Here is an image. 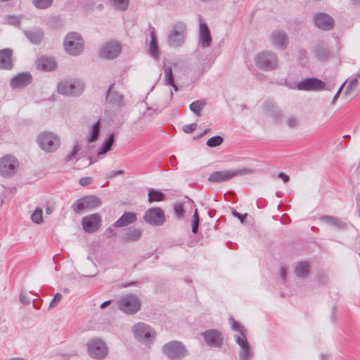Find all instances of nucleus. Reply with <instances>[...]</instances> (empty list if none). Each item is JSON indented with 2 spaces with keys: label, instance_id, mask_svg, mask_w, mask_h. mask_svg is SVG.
I'll list each match as a JSON object with an SVG mask.
<instances>
[{
  "label": "nucleus",
  "instance_id": "1",
  "mask_svg": "<svg viewBox=\"0 0 360 360\" xmlns=\"http://www.w3.org/2000/svg\"><path fill=\"white\" fill-rule=\"evenodd\" d=\"M255 65L264 71H271L278 68V59L273 51H266L257 53L254 59Z\"/></svg>",
  "mask_w": 360,
  "mask_h": 360
},
{
  "label": "nucleus",
  "instance_id": "2",
  "mask_svg": "<svg viewBox=\"0 0 360 360\" xmlns=\"http://www.w3.org/2000/svg\"><path fill=\"white\" fill-rule=\"evenodd\" d=\"M63 46L68 54L78 56L84 50V41L78 32H70L64 39Z\"/></svg>",
  "mask_w": 360,
  "mask_h": 360
},
{
  "label": "nucleus",
  "instance_id": "3",
  "mask_svg": "<svg viewBox=\"0 0 360 360\" xmlns=\"http://www.w3.org/2000/svg\"><path fill=\"white\" fill-rule=\"evenodd\" d=\"M37 142L39 148L46 153L56 151L60 145V139L55 134L44 131L39 134Z\"/></svg>",
  "mask_w": 360,
  "mask_h": 360
},
{
  "label": "nucleus",
  "instance_id": "4",
  "mask_svg": "<svg viewBox=\"0 0 360 360\" xmlns=\"http://www.w3.org/2000/svg\"><path fill=\"white\" fill-rule=\"evenodd\" d=\"M163 354L169 359L180 360L188 355L186 347L179 341L173 340L162 347Z\"/></svg>",
  "mask_w": 360,
  "mask_h": 360
},
{
  "label": "nucleus",
  "instance_id": "5",
  "mask_svg": "<svg viewBox=\"0 0 360 360\" xmlns=\"http://www.w3.org/2000/svg\"><path fill=\"white\" fill-rule=\"evenodd\" d=\"M134 337L141 342L146 345L152 343L155 337V332L149 325L139 322L132 328Z\"/></svg>",
  "mask_w": 360,
  "mask_h": 360
},
{
  "label": "nucleus",
  "instance_id": "6",
  "mask_svg": "<svg viewBox=\"0 0 360 360\" xmlns=\"http://www.w3.org/2000/svg\"><path fill=\"white\" fill-rule=\"evenodd\" d=\"M252 170L243 168L236 170H224L212 172L208 177V181L212 183H220L226 181L236 176H242L251 174Z\"/></svg>",
  "mask_w": 360,
  "mask_h": 360
},
{
  "label": "nucleus",
  "instance_id": "7",
  "mask_svg": "<svg viewBox=\"0 0 360 360\" xmlns=\"http://www.w3.org/2000/svg\"><path fill=\"white\" fill-rule=\"evenodd\" d=\"M101 204V200L95 195H86L77 199L75 203L71 206L72 210L80 214L83 210H94L100 206Z\"/></svg>",
  "mask_w": 360,
  "mask_h": 360
},
{
  "label": "nucleus",
  "instance_id": "8",
  "mask_svg": "<svg viewBox=\"0 0 360 360\" xmlns=\"http://www.w3.org/2000/svg\"><path fill=\"white\" fill-rule=\"evenodd\" d=\"M118 307L125 314H134L141 309V301L135 295H127L120 299Z\"/></svg>",
  "mask_w": 360,
  "mask_h": 360
},
{
  "label": "nucleus",
  "instance_id": "9",
  "mask_svg": "<svg viewBox=\"0 0 360 360\" xmlns=\"http://www.w3.org/2000/svg\"><path fill=\"white\" fill-rule=\"evenodd\" d=\"M19 167L18 160L11 155H6L0 158V175L11 177L15 174Z\"/></svg>",
  "mask_w": 360,
  "mask_h": 360
},
{
  "label": "nucleus",
  "instance_id": "10",
  "mask_svg": "<svg viewBox=\"0 0 360 360\" xmlns=\"http://www.w3.org/2000/svg\"><path fill=\"white\" fill-rule=\"evenodd\" d=\"M89 354L94 359H102L108 354V347L105 343L99 338L90 340L87 343Z\"/></svg>",
  "mask_w": 360,
  "mask_h": 360
},
{
  "label": "nucleus",
  "instance_id": "11",
  "mask_svg": "<svg viewBox=\"0 0 360 360\" xmlns=\"http://www.w3.org/2000/svg\"><path fill=\"white\" fill-rule=\"evenodd\" d=\"M83 84L79 82L61 81L58 84V92L68 96L79 95L83 91Z\"/></svg>",
  "mask_w": 360,
  "mask_h": 360
},
{
  "label": "nucleus",
  "instance_id": "12",
  "mask_svg": "<svg viewBox=\"0 0 360 360\" xmlns=\"http://www.w3.org/2000/svg\"><path fill=\"white\" fill-rule=\"evenodd\" d=\"M186 25L181 22L174 25L168 37V43L171 46L179 47L184 42Z\"/></svg>",
  "mask_w": 360,
  "mask_h": 360
},
{
  "label": "nucleus",
  "instance_id": "13",
  "mask_svg": "<svg viewBox=\"0 0 360 360\" xmlns=\"http://www.w3.org/2000/svg\"><path fill=\"white\" fill-rule=\"evenodd\" d=\"M143 219L149 224L161 226L165 221V215L160 207H153L145 212Z\"/></svg>",
  "mask_w": 360,
  "mask_h": 360
},
{
  "label": "nucleus",
  "instance_id": "14",
  "mask_svg": "<svg viewBox=\"0 0 360 360\" xmlns=\"http://www.w3.org/2000/svg\"><path fill=\"white\" fill-rule=\"evenodd\" d=\"M325 83L315 77H309L298 82L296 89L300 91H321L324 89Z\"/></svg>",
  "mask_w": 360,
  "mask_h": 360
},
{
  "label": "nucleus",
  "instance_id": "15",
  "mask_svg": "<svg viewBox=\"0 0 360 360\" xmlns=\"http://www.w3.org/2000/svg\"><path fill=\"white\" fill-rule=\"evenodd\" d=\"M82 225L85 232L93 233L96 231L101 225V217L99 214H92L83 217Z\"/></svg>",
  "mask_w": 360,
  "mask_h": 360
},
{
  "label": "nucleus",
  "instance_id": "16",
  "mask_svg": "<svg viewBox=\"0 0 360 360\" xmlns=\"http://www.w3.org/2000/svg\"><path fill=\"white\" fill-rule=\"evenodd\" d=\"M207 345L212 347H221L223 344L222 334L217 330L210 329L202 333Z\"/></svg>",
  "mask_w": 360,
  "mask_h": 360
},
{
  "label": "nucleus",
  "instance_id": "17",
  "mask_svg": "<svg viewBox=\"0 0 360 360\" xmlns=\"http://www.w3.org/2000/svg\"><path fill=\"white\" fill-rule=\"evenodd\" d=\"M269 39L273 46L276 49L284 50L288 44V37L285 32L276 30L270 34Z\"/></svg>",
  "mask_w": 360,
  "mask_h": 360
},
{
  "label": "nucleus",
  "instance_id": "18",
  "mask_svg": "<svg viewBox=\"0 0 360 360\" xmlns=\"http://www.w3.org/2000/svg\"><path fill=\"white\" fill-rule=\"evenodd\" d=\"M121 46L117 42H108L100 51V56L107 59H113L118 56Z\"/></svg>",
  "mask_w": 360,
  "mask_h": 360
},
{
  "label": "nucleus",
  "instance_id": "19",
  "mask_svg": "<svg viewBox=\"0 0 360 360\" xmlns=\"http://www.w3.org/2000/svg\"><path fill=\"white\" fill-rule=\"evenodd\" d=\"M314 23L317 27L323 30H330L334 26V20L325 13H320L315 15Z\"/></svg>",
  "mask_w": 360,
  "mask_h": 360
},
{
  "label": "nucleus",
  "instance_id": "20",
  "mask_svg": "<svg viewBox=\"0 0 360 360\" xmlns=\"http://www.w3.org/2000/svg\"><path fill=\"white\" fill-rule=\"evenodd\" d=\"M263 110L276 121H279L281 118V111L274 100H266L264 103Z\"/></svg>",
  "mask_w": 360,
  "mask_h": 360
},
{
  "label": "nucleus",
  "instance_id": "21",
  "mask_svg": "<svg viewBox=\"0 0 360 360\" xmlns=\"http://www.w3.org/2000/svg\"><path fill=\"white\" fill-rule=\"evenodd\" d=\"M31 75L27 72H23L13 77L11 80L10 84L13 89H18L27 86L31 83Z\"/></svg>",
  "mask_w": 360,
  "mask_h": 360
},
{
  "label": "nucleus",
  "instance_id": "22",
  "mask_svg": "<svg viewBox=\"0 0 360 360\" xmlns=\"http://www.w3.org/2000/svg\"><path fill=\"white\" fill-rule=\"evenodd\" d=\"M114 85L115 84H112L109 87L107 93L106 100L113 106L121 108L124 105L123 96L122 94L113 91Z\"/></svg>",
  "mask_w": 360,
  "mask_h": 360
},
{
  "label": "nucleus",
  "instance_id": "23",
  "mask_svg": "<svg viewBox=\"0 0 360 360\" xmlns=\"http://www.w3.org/2000/svg\"><path fill=\"white\" fill-rule=\"evenodd\" d=\"M12 68V51L9 49L0 50V69L9 70Z\"/></svg>",
  "mask_w": 360,
  "mask_h": 360
},
{
  "label": "nucleus",
  "instance_id": "24",
  "mask_svg": "<svg viewBox=\"0 0 360 360\" xmlns=\"http://www.w3.org/2000/svg\"><path fill=\"white\" fill-rule=\"evenodd\" d=\"M212 37L209 27L206 22H200V44L202 48H207L210 46Z\"/></svg>",
  "mask_w": 360,
  "mask_h": 360
},
{
  "label": "nucleus",
  "instance_id": "25",
  "mask_svg": "<svg viewBox=\"0 0 360 360\" xmlns=\"http://www.w3.org/2000/svg\"><path fill=\"white\" fill-rule=\"evenodd\" d=\"M25 34L30 42L36 44L41 43L44 38L43 31L40 28L25 31Z\"/></svg>",
  "mask_w": 360,
  "mask_h": 360
},
{
  "label": "nucleus",
  "instance_id": "26",
  "mask_svg": "<svg viewBox=\"0 0 360 360\" xmlns=\"http://www.w3.org/2000/svg\"><path fill=\"white\" fill-rule=\"evenodd\" d=\"M136 214L134 212H124V214L116 221L115 226L117 228L124 227L136 221Z\"/></svg>",
  "mask_w": 360,
  "mask_h": 360
},
{
  "label": "nucleus",
  "instance_id": "27",
  "mask_svg": "<svg viewBox=\"0 0 360 360\" xmlns=\"http://www.w3.org/2000/svg\"><path fill=\"white\" fill-rule=\"evenodd\" d=\"M55 60L50 57H41L38 59L37 68L41 70L51 71L56 68Z\"/></svg>",
  "mask_w": 360,
  "mask_h": 360
},
{
  "label": "nucleus",
  "instance_id": "28",
  "mask_svg": "<svg viewBox=\"0 0 360 360\" xmlns=\"http://www.w3.org/2000/svg\"><path fill=\"white\" fill-rule=\"evenodd\" d=\"M360 80V72L355 75V77L352 79L345 91V94L347 96L356 94L359 91V81Z\"/></svg>",
  "mask_w": 360,
  "mask_h": 360
},
{
  "label": "nucleus",
  "instance_id": "29",
  "mask_svg": "<svg viewBox=\"0 0 360 360\" xmlns=\"http://www.w3.org/2000/svg\"><path fill=\"white\" fill-rule=\"evenodd\" d=\"M321 220L327 224L335 226L339 229H345L347 227L346 224L340 219L330 215H324L321 217Z\"/></svg>",
  "mask_w": 360,
  "mask_h": 360
},
{
  "label": "nucleus",
  "instance_id": "30",
  "mask_svg": "<svg viewBox=\"0 0 360 360\" xmlns=\"http://www.w3.org/2000/svg\"><path fill=\"white\" fill-rule=\"evenodd\" d=\"M141 235L142 231L141 229L129 228L123 234V240L126 241H136L141 238Z\"/></svg>",
  "mask_w": 360,
  "mask_h": 360
},
{
  "label": "nucleus",
  "instance_id": "31",
  "mask_svg": "<svg viewBox=\"0 0 360 360\" xmlns=\"http://www.w3.org/2000/svg\"><path fill=\"white\" fill-rule=\"evenodd\" d=\"M150 38L151 40L149 44V53L153 58L158 59L160 57V52L155 32H150Z\"/></svg>",
  "mask_w": 360,
  "mask_h": 360
},
{
  "label": "nucleus",
  "instance_id": "32",
  "mask_svg": "<svg viewBox=\"0 0 360 360\" xmlns=\"http://www.w3.org/2000/svg\"><path fill=\"white\" fill-rule=\"evenodd\" d=\"M316 56L321 60H326L330 56L328 48L323 44H319L314 48Z\"/></svg>",
  "mask_w": 360,
  "mask_h": 360
},
{
  "label": "nucleus",
  "instance_id": "33",
  "mask_svg": "<svg viewBox=\"0 0 360 360\" xmlns=\"http://www.w3.org/2000/svg\"><path fill=\"white\" fill-rule=\"evenodd\" d=\"M295 272L298 277H306L309 274V263L307 262L298 263L295 267Z\"/></svg>",
  "mask_w": 360,
  "mask_h": 360
},
{
  "label": "nucleus",
  "instance_id": "34",
  "mask_svg": "<svg viewBox=\"0 0 360 360\" xmlns=\"http://www.w3.org/2000/svg\"><path fill=\"white\" fill-rule=\"evenodd\" d=\"M206 105V101L204 99L197 100L190 104V110L198 117L201 116V111Z\"/></svg>",
  "mask_w": 360,
  "mask_h": 360
},
{
  "label": "nucleus",
  "instance_id": "35",
  "mask_svg": "<svg viewBox=\"0 0 360 360\" xmlns=\"http://www.w3.org/2000/svg\"><path fill=\"white\" fill-rule=\"evenodd\" d=\"M115 139V134H110L108 137L103 141L102 146L101 147L98 155H104L107 152L111 150Z\"/></svg>",
  "mask_w": 360,
  "mask_h": 360
},
{
  "label": "nucleus",
  "instance_id": "36",
  "mask_svg": "<svg viewBox=\"0 0 360 360\" xmlns=\"http://www.w3.org/2000/svg\"><path fill=\"white\" fill-rule=\"evenodd\" d=\"M165 199V195L160 191L150 189L148 194L149 202L162 201Z\"/></svg>",
  "mask_w": 360,
  "mask_h": 360
},
{
  "label": "nucleus",
  "instance_id": "37",
  "mask_svg": "<svg viewBox=\"0 0 360 360\" xmlns=\"http://www.w3.org/2000/svg\"><path fill=\"white\" fill-rule=\"evenodd\" d=\"M100 120H98L91 128L90 135L88 137L89 143L94 142L98 139L100 133Z\"/></svg>",
  "mask_w": 360,
  "mask_h": 360
},
{
  "label": "nucleus",
  "instance_id": "38",
  "mask_svg": "<svg viewBox=\"0 0 360 360\" xmlns=\"http://www.w3.org/2000/svg\"><path fill=\"white\" fill-rule=\"evenodd\" d=\"M53 2V0H32L34 6L38 9H46L49 8Z\"/></svg>",
  "mask_w": 360,
  "mask_h": 360
},
{
  "label": "nucleus",
  "instance_id": "39",
  "mask_svg": "<svg viewBox=\"0 0 360 360\" xmlns=\"http://www.w3.org/2000/svg\"><path fill=\"white\" fill-rule=\"evenodd\" d=\"M251 356L250 345L240 347L239 359L240 360H248Z\"/></svg>",
  "mask_w": 360,
  "mask_h": 360
},
{
  "label": "nucleus",
  "instance_id": "40",
  "mask_svg": "<svg viewBox=\"0 0 360 360\" xmlns=\"http://www.w3.org/2000/svg\"><path fill=\"white\" fill-rule=\"evenodd\" d=\"M223 138L221 136H214L207 141V146L211 148L220 146L223 143Z\"/></svg>",
  "mask_w": 360,
  "mask_h": 360
},
{
  "label": "nucleus",
  "instance_id": "41",
  "mask_svg": "<svg viewBox=\"0 0 360 360\" xmlns=\"http://www.w3.org/2000/svg\"><path fill=\"white\" fill-rule=\"evenodd\" d=\"M112 6L120 10H126L129 5V0H110Z\"/></svg>",
  "mask_w": 360,
  "mask_h": 360
},
{
  "label": "nucleus",
  "instance_id": "42",
  "mask_svg": "<svg viewBox=\"0 0 360 360\" xmlns=\"http://www.w3.org/2000/svg\"><path fill=\"white\" fill-rule=\"evenodd\" d=\"M234 338L237 344L240 346V347L249 345L245 337V333H240V335H235Z\"/></svg>",
  "mask_w": 360,
  "mask_h": 360
},
{
  "label": "nucleus",
  "instance_id": "43",
  "mask_svg": "<svg viewBox=\"0 0 360 360\" xmlns=\"http://www.w3.org/2000/svg\"><path fill=\"white\" fill-rule=\"evenodd\" d=\"M234 338L237 344L240 346V347L249 345L245 337V333H240V335H235Z\"/></svg>",
  "mask_w": 360,
  "mask_h": 360
},
{
  "label": "nucleus",
  "instance_id": "44",
  "mask_svg": "<svg viewBox=\"0 0 360 360\" xmlns=\"http://www.w3.org/2000/svg\"><path fill=\"white\" fill-rule=\"evenodd\" d=\"M32 221L37 224L42 222V210L40 208L37 209L31 216Z\"/></svg>",
  "mask_w": 360,
  "mask_h": 360
},
{
  "label": "nucleus",
  "instance_id": "45",
  "mask_svg": "<svg viewBox=\"0 0 360 360\" xmlns=\"http://www.w3.org/2000/svg\"><path fill=\"white\" fill-rule=\"evenodd\" d=\"M165 75L167 84H173L174 80L172 67H168L165 69Z\"/></svg>",
  "mask_w": 360,
  "mask_h": 360
},
{
  "label": "nucleus",
  "instance_id": "46",
  "mask_svg": "<svg viewBox=\"0 0 360 360\" xmlns=\"http://www.w3.org/2000/svg\"><path fill=\"white\" fill-rule=\"evenodd\" d=\"M199 216L197 210H195L194 214L192 219V231L193 233H197L199 226Z\"/></svg>",
  "mask_w": 360,
  "mask_h": 360
},
{
  "label": "nucleus",
  "instance_id": "47",
  "mask_svg": "<svg viewBox=\"0 0 360 360\" xmlns=\"http://www.w3.org/2000/svg\"><path fill=\"white\" fill-rule=\"evenodd\" d=\"M6 23L13 26H18L20 24V18L16 15H8L6 18Z\"/></svg>",
  "mask_w": 360,
  "mask_h": 360
},
{
  "label": "nucleus",
  "instance_id": "48",
  "mask_svg": "<svg viewBox=\"0 0 360 360\" xmlns=\"http://www.w3.org/2000/svg\"><path fill=\"white\" fill-rule=\"evenodd\" d=\"M229 323L231 326L232 330L238 331L240 333H245L244 328L241 326L233 317L229 319Z\"/></svg>",
  "mask_w": 360,
  "mask_h": 360
},
{
  "label": "nucleus",
  "instance_id": "49",
  "mask_svg": "<svg viewBox=\"0 0 360 360\" xmlns=\"http://www.w3.org/2000/svg\"><path fill=\"white\" fill-rule=\"evenodd\" d=\"M79 148L78 145L76 144L73 147V149H72V152L67 155V157L65 158L66 162H69V161H71L73 159H75V157H76V155L77 154V153L79 151Z\"/></svg>",
  "mask_w": 360,
  "mask_h": 360
},
{
  "label": "nucleus",
  "instance_id": "50",
  "mask_svg": "<svg viewBox=\"0 0 360 360\" xmlns=\"http://www.w3.org/2000/svg\"><path fill=\"white\" fill-rule=\"evenodd\" d=\"M62 295L60 293H56L53 297V299L51 301L49 304V308H54L61 300Z\"/></svg>",
  "mask_w": 360,
  "mask_h": 360
},
{
  "label": "nucleus",
  "instance_id": "51",
  "mask_svg": "<svg viewBox=\"0 0 360 360\" xmlns=\"http://www.w3.org/2000/svg\"><path fill=\"white\" fill-rule=\"evenodd\" d=\"M197 127L196 123H192L189 124H186L183 127V130L184 132L189 134L193 132Z\"/></svg>",
  "mask_w": 360,
  "mask_h": 360
},
{
  "label": "nucleus",
  "instance_id": "52",
  "mask_svg": "<svg viewBox=\"0 0 360 360\" xmlns=\"http://www.w3.org/2000/svg\"><path fill=\"white\" fill-rule=\"evenodd\" d=\"M232 214L235 217L238 218L240 221L241 223H244L245 219L248 216V214L245 213V214H242L238 212L236 210H232Z\"/></svg>",
  "mask_w": 360,
  "mask_h": 360
},
{
  "label": "nucleus",
  "instance_id": "53",
  "mask_svg": "<svg viewBox=\"0 0 360 360\" xmlns=\"http://www.w3.org/2000/svg\"><path fill=\"white\" fill-rule=\"evenodd\" d=\"M92 181H93V179L89 176L82 177L79 179V184H80V185H82L83 186L89 185L90 184L92 183Z\"/></svg>",
  "mask_w": 360,
  "mask_h": 360
},
{
  "label": "nucleus",
  "instance_id": "54",
  "mask_svg": "<svg viewBox=\"0 0 360 360\" xmlns=\"http://www.w3.org/2000/svg\"><path fill=\"white\" fill-rule=\"evenodd\" d=\"M174 212L179 217L184 216V210L181 205L177 204L174 206Z\"/></svg>",
  "mask_w": 360,
  "mask_h": 360
},
{
  "label": "nucleus",
  "instance_id": "55",
  "mask_svg": "<svg viewBox=\"0 0 360 360\" xmlns=\"http://www.w3.org/2000/svg\"><path fill=\"white\" fill-rule=\"evenodd\" d=\"M20 301L23 304H29L30 303V299L23 293L20 295Z\"/></svg>",
  "mask_w": 360,
  "mask_h": 360
},
{
  "label": "nucleus",
  "instance_id": "56",
  "mask_svg": "<svg viewBox=\"0 0 360 360\" xmlns=\"http://www.w3.org/2000/svg\"><path fill=\"white\" fill-rule=\"evenodd\" d=\"M287 123L290 127H295L297 125V120L295 117H291L288 118Z\"/></svg>",
  "mask_w": 360,
  "mask_h": 360
},
{
  "label": "nucleus",
  "instance_id": "57",
  "mask_svg": "<svg viewBox=\"0 0 360 360\" xmlns=\"http://www.w3.org/2000/svg\"><path fill=\"white\" fill-rule=\"evenodd\" d=\"M124 174V170H117V171H112L111 172H110L108 175H107V178H112V177H115L117 175H120V174Z\"/></svg>",
  "mask_w": 360,
  "mask_h": 360
},
{
  "label": "nucleus",
  "instance_id": "58",
  "mask_svg": "<svg viewBox=\"0 0 360 360\" xmlns=\"http://www.w3.org/2000/svg\"><path fill=\"white\" fill-rule=\"evenodd\" d=\"M278 178L281 179L285 183L288 182L290 180L289 176L283 172L278 173Z\"/></svg>",
  "mask_w": 360,
  "mask_h": 360
},
{
  "label": "nucleus",
  "instance_id": "59",
  "mask_svg": "<svg viewBox=\"0 0 360 360\" xmlns=\"http://www.w3.org/2000/svg\"><path fill=\"white\" fill-rule=\"evenodd\" d=\"M280 274L283 280H285L286 276V269L283 266L280 268Z\"/></svg>",
  "mask_w": 360,
  "mask_h": 360
},
{
  "label": "nucleus",
  "instance_id": "60",
  "mask_svg": "<svg viewBox=\"0 0 360 360\" xmlns=\"http://www.w3.org/2000/svg\"><path fill=\"white\" fill-rule=\"evenodd\" d=\"M347 81H345V82H343V84L340 86V87L339 88L338 92L336 93V94L333 97V102L335 101V99H337V98L338 97L340 91H342L343 86H345V84H346Z\"/></svg>",
  "mask_w": 360,
  "mask_h": 360
},
{
  "label": "nucleus",
  "instance_id": "61",
  "mask_svg": "<svg viewBox=\"0 0 360 360\" xmlns=\"http://www.w3.org/2000/svg\"><path fill=\"white\" fill-rule=\"evenodd\" d=\"M111 302H112V300H107V301H105V302H103V303L101 304L100 307H101V309H105V307H107L108 305H110V304H111Z\"/></svg>",
  "mask_w": 360,
  "mask_h": 360
},
{
  "label": "nucleus",
  "instance_id": "62",
  "mask_svg": "<svg viewBox=\"0 0 360 360\" xmlns=\"http://www.w3.org/2000/svg\"><path fill=\"white\" fill-rule=\"evenodd\" d=\"M210 131V129H206L203 131V132L202 133V134L200 135V136H202L205 134H207L209 131Z\"/></svg>",
  "mask_w": 360,
  "mask_h": 360
},
{
  "label": "nucleus",
  "instance_id": "63",
  "mask_svg": "<svg viewBox=\"0 0 360 360\" xmlns=\"http://www.w3.org/2000/svg\"><path fill=\"white\" fill-rule=\"evenodd\" d=\"M329 359V356L326 354H323L321 356V360H328Z\"/></svg>",
  "mask_w": 360,
  "mask_h": 360
},
{
  "label": "nucleus",
  "instance_id": "64",
  "mask_svg": "<svg viewBox=\"0 0 360 360\" xmlns=\"http://www.w3.org/2000/svg\"><path fill=\"white\" fill-rule=\"evenodd\" d=\"M171 86H172V87L174 88V89L177 91L179 90L177 86L175 84V83L174 82L173 84H170Z\"/></svg>",
  "mask_w": 360,
  "mask_h": 360
}]
</instances>
